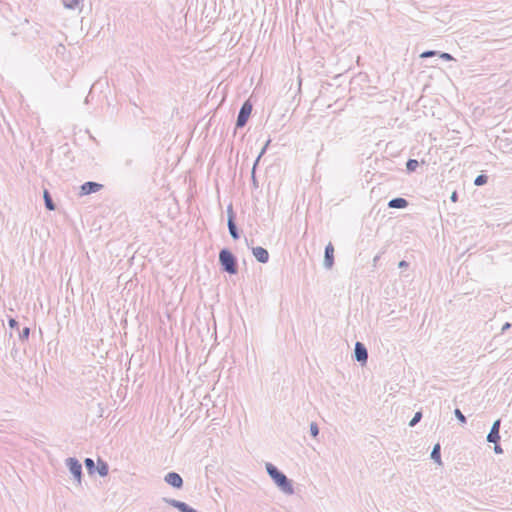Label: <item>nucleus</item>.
Here are the masks:
<instances>
[{"mask_svg":"<svg viewBox=\"0 0 512 512\" xmlns=\"http://www.w3.org/2000/svg\"><path fill=\"white\" fill-rule=\"evenodd\" d=\"M266 471L276 486L285 494H294L292 481L272 463H266Z\"/></svg>","mask_w":512,"mask_h":512,"instance_id":"obj_1","label":"nucleus"},{"mask_svg":"<svg viewBox=\"0 0 512 512\" xmlns=\"http://www.w3.org/2000/svg\"><path fill=\"white\" fill-rule=\"evenodd\" d=\"M219 262L223 271L229 274L238 272L237 259L230 250L224 248L219 252Z\"/></svg>","mask_w":512,"mask_h":512,"instance_id":"obj_2","label":"nucleus"},{"mask_svg":"<svg viewBox=\"0 0 512 512\" xmlns=\"http://www.w3.org/2000/svg\"><path fill=\"white\" fill-rule=\"evenodd\" d=\"M251 112H252V104L250 103V101H245L239 112H238V116H237V120H236V128H243L246 124H247V121L251 115Z\"/></svg>","mask_w":512,"mask_h":512,"instance_id":"obj_3","label":"nucleus"},{"mask_svg":"<svg viewBox=\"0 0 512 512\" xmlns=\"http://www.w3.org/2000/svg\"><path fill=\"white\" fill-rule=\"evenodd\" d=\"M66 465L70 471V473L73 475L74 479L78 482V484L81 483L82 478V465L76 458H67Z\"/></svg>","mask_w":512,"mask_h":512,"instance_id":"obj_4","label":"nucleus"},{"mask_svg":"<svg viewBox=\"0 0 512 512\" xmlns=\"http://www.w3.org/2000/svg\"><path fill=\"white\" fill-rule=\"evenodd\" d=\"M227 215H228L227 225H228L229 233L234 240H237V239H239L240 234H239L236 222H235V214H234L232 205L228 206Z\"/></svg>","mask_w":512,"mask_h":512,"instance_id":"obj_5","label":"nucleus"},{"mask_svg":"<svg viewBox=\"0 0 512 512\" xmlns=\"http://www.w3.org/2000/svg\"><path fill=\"white\" fill-rule=\"evenodd\" d=\"M354 358L357 362L364 365L368 360V351L365 345L361 342H356L354 347Z\"/></svg>","mask_w":512,"mask_h":512,"instance_id":"obj_6","label":"nucleus"},{"mask_svg":"<svg viewBox=\"0 0 512 512\" xmlns=\"http://www.w3.org/2000/svg\"><path fill=\"white\" fill-rule=\"evenodd\" d=\"M164 481L176 489H181L183 487V479L180 474L176 472H169L165 475Z\"/></svg>","mask_w":512,"mask_h":512,"instance_id":"obj_7","label":"nucleus"},{"mask_svg":"<svg viewBox=\"0 0 512 512\" xmlns=\"http://www.w3.org/2000/svg\"><path fill=\"white\" fill-rule=\"evenodd\" d=\"M103 188V185L97 182L88 181L81 185L80 194L81 195H89L92 193H96Z\"/></svg>","mask_w":512,"mask_h":512,"instance_id":"obj_8","label":"nucleus"},{"mask_svg":"<svg viewBox=\"0 0 512 512\" xmlns=\"http://www.w3.org/2000/svg\"><path fill=\"white\" fill-rule=\"evenodd\" d=\"M500 424H501V421L500 419H497L496 421H494V423L492 424V427L490 429V432L488 433L487 435V441L489 443H494L496 444V442H499L500 441Z\"/></svg>","mask_w":512,"mask_h":512,"instance_id":"obj_9","label":"nucleus"},{"mask_svg":"<svg viewBox=\"0 0 512 512\" xmlns=\"http://www.w3.org/2000/svg\"><path fill=\"white\" fill-rule=\"evenodd\" d=\"M323 264L327 269H331L334 265V246L331 242L325 247Z\"/></svg>","mask_w":512,"mask_h":512,"instance_id":"obj_10","label":"nucleus"},{"mask_svg":"<svg viewBox=\"0 0 512 512\" xmlns=\"http://www.w3.org/2000/svg\"><path fill=\"white\" fill-rule=\"evenodd\" d=\"M252 253L256 260L260 263H267L269 260L268 251L261 246L252 247Z\"/></svg>","mask_w":512,"mask_h":512,"instance_id":"obj_11","label":"nucleus"},{"mask_svg":"<svg viewBox=\"0 0 512 512\" xmlns=\"http://www.w3.org/2000/svg\"><path fill=\"white\" fill-rule=\"evenodd\" d=\"M408 201L405 198L402 197H396L391 199L388 202L389 208H395V209H404L408 206Z\"/></svg>","mask_w":512,"mask_h":512,"instance_id":"obj_12","label":"nucleus"},{"mask_svg":"<svg viewBox=\"0 0 512 512\" xmlns=\"http://www.w3.org/2000/svg\"><path fill=\"white\" fill-rule=\"evenodd\" d=\"M271 140L268 139L265 143V145L263 146V148L261 149L259 155L257 156L255 162H254V165H253V168H252V179H253V182L255 183L256 182V179H255V169H256V166L258 165L261 157L265 154L269 144H270Z\"/></svg>","mask_w":512,"mask_h":512,"instance_id":"obj_13","label":"nucleus"},{"mask_svg":"<svg viewBox=\"0 0 512 512\" xmlns=\"http://www.w3.org/2000/svg\"><path fill=\"white\" fill-rule=\"evenodd\" d=\"M43 198H44V203H45L46 209L49 211H54L56 209V205L53 202V199H52L49 191L46 189L43 192Z\"/></svg>","mask_w":512,"mask_h":512,"instance_id":"obj_14","label":"nucleus"},{"mask_svg":"<svg viewBox=\"0 0 512 512\" xmlns=\"http://www.w3.org/2000/svg\"><path fill=\"white\" fill-rule=\"evenodd\" d=\"M96 469H97L98 474L101 477H105L109 473V466H108V464L105 461L101 460V459H98Z\"/></svg>","mask_w":512,"mask_h":512,"instance_id":"obj_15","label":"nucleus"},{"mask_svg":"<svg viewBox=\"0 0 512 512\" xmlns=\"http://www.w3.org/2000/svg\"><path fill=\"white\" fill-rule=\"evenodd\" d=\"M431 459L437 462L438 464H441V448L440 444L434 445L432 451H431Z\"/></svg>","mask_w":512,"mask_h":512,"instance_id":"obj_16","label":"nucleus"},{"mask_svg":"<svg viewBox=\"0 0 512 512\" xmlns=\"http://www.w3.org/2000/svg\"><path fill=\"white\" fill-rule=\"evenodd\" d=\"M82 0H62V4L66 9H76Z\"/></svg>","mask_w":512,"mask_h":512,"instance_id":"obj_17","label":"nucleus"},{"mask_svg":"<svg viewBox=\"0 0 512 512\" xmlns=\"http://www.w3.org/2000/svg\"><path fill=\"white\" fill-rule=\"evenodd\" d=\"M84 464L89 474H93L95 472L96 466L93 459L86 458Z\"/></svg>","mask_w":512,"mask_h":512,"instance_id":"obj_18","label":"nucleus"},{"mask_svg":"<svg viewBox=\"0 0 512 512\" xmlns=\"http://www.w3.org/2000/svg\"><path fill=\"white\" fill-rule=\"evenodd\" d=\"M488 182V176L485 174L478 175L474 180L475 186H483Z\"/></svg>","mask_w":512,"mask_h":512,"instance_id":"obj_19","label":"nucleus"},{"mask_svg":"<svg viewBox=\"0 0 512 512\" xmlns=\"http://www.w3.org/2000/svg\"><path fill=\"white\" fill-rule=\"evenodd\" d=\"M30 335V328L24 327L22 330L19 329L18 336L21 341L27 340Z\"/></svg>","mask_w":512,"mask_h":512,"instance_id":"obj_20","label":"nucleus"},{"mask_svg":"<svg viewBox=\"0 0 512 512\" xmlns=\"http://www.w3.org/2000/svg\"><path fill=\"white\" fill-rule=\"evenodd\" d=\"M418 166V161L415 159H409L406 163V169L408 171H414L416 167Z\"/></svg>","mask_w":512,"mask_h":512,"instance_id":"obj_21","label":"nucleus"},{"mask_svg":"<svg viewBox=\"0 0 512 512\" xmlns=\"http://www.w3.org/2000/svg\"><path fill=\"white\" fill-rule=\"evenodd\" d=\"M421 418H422V413L416 412L415 415L413 416V418L410 420L409 426L414 427L421 420Z\"/></svg>","mask_w":512,"mask_h":512,"instance_id":"obj_22","label":"nucleus"},{"mask_svg":"<svg viewBox=\"0 0 512 512\" xmlns=\"http://www.w3.org/2000/svg\"><path fill=\"white\" fill-rule=\"evenodd\" d=\"M310 434L313 437H317L319 435V427L316 422L310 423Z\"/></svg>","mask_w":512,"mask_h":512,"instance_id":"obj_23","label":"nucleus"},{"mask_svg":"<svg viewBox=\"0 0 512 512\" xmlns=\"http://www.w3.org/2000/svg\"><path fill=\"white\" fill-rule=\"evenodd\" d=\"M455 417L461 422L466 423V417L463 415V413L460 411V409L456 408L454 410Z\"/></svg>","mask_w":512,"mask_h":512,"instance_id":"obj_24","label":"nucleus"},{"mask_svg":"<svg viewBox=\"0 0 512 512\" xmlns=\"http://www.w3.org/2000/svg\"><path fill=\"white\" fill-rule=\"evenodd\" d=\"M438 52L437 51H434V50H427V51H424L423 53L420 54V57L421 58H429V57H433L435 55H437Z\"/></svg>","mask_w":512,"mask_h":512,"instance_id":"obj_25","label":"nucleus"},{"mask_svg":"<svg viewBox=\"0 0 512 512\" xmlns=\"http://www.w3.org/2000/svg\"><path fill=\"white\" fill-rule=\"evenodd\" d=\"M8 324L11 329H16L17 331H19V324L16 319L9 318Z\"/></svg>","mask_w":512,"mask_h":512,"instance_id":"obj_26","label":"nucleus"},{"mask_svg":"<svg viewBox=\"0 0 512 512\" xmlns=\"http://www.w3.org/2000/svg\"><path fill=\"white\" fill-rule=\"evenodd\" d=\"M439 54V57L443 60H446V61H452L454 60L453 56L449 53H446V52H442V53H438Z\"/></svg>","mask_w":512,"mask_h":512,"instance_id":"obj_27","label":"nucleus"},{"mask_svg":"<svg viewBox=\"0 0 512 512\" xmlns=\"http://www.w3.org/2000/svg\"><path fill=\"white\" fill-rule=\"evenodd\" d=\"M408 266H409V264H408V262H407V261H405V260H402V261H400V262L398 263V267H399L400 269H406Z\"/></svg>","mask_w":512,"mask_h":512,"instance_id":"obj_28","label":"nucleus"},{"mask_svg":"<svg viewBox=\"0 0 512 512\" xmlns=\"http://www.w3.org/2000/svg\"><path fill=\"white\" fill-rule=\"evenodd\" d=\"M494 451L496 454L503 453V450H502L501 446L498 444V442H496V444L494 445Z\"/></svg>","mask_w":512,"mask_h":512,"instance_id":"obj_29","label":"nucleus"},{"mask_svg":"<svg viewBox=\"0 0 512 512\" xmlns=\"http://www.w3.org/2000/svg\"><path fill=\"white\" fill-rule=\"evenodd\" d=\"M450 199L452 202H456L458 200V194L456 191H454L451 196H450Z\"/></svg>","mask_w":512,"mask_h":512,"instance_id":"obj_30","label":"nucleus"},{"mask_svg":"<svg viewBox=\"0 0 512 512\" xmlns=\"http://www.w3.org/2000/svg\"><path fill=\"white\" fill-rule=\"evenodd\" d=\"M511 327V324L506 322L503 326H502V329L501 331L502 332H505L506 330H508L509 328Z\"/></svg>","mask_w":512,"mask_h":512,"instance_id":"obj_31","label":"nucleus"},{"mask_svg":"<svg viewBox=\"0 0 512 512\" xmlns=\"http://www.w3.org/2000/svg\"><path fill=\"white\" fill-rule=\"evenodd\" d=\"M380 259V255H376L374 258H373V265L376 266L377 262L379 261Z\"/></svg>","mask_w":512,"mask_h":512,"instance_id":"obj_32","label":"nucleus"}]
</instances>
